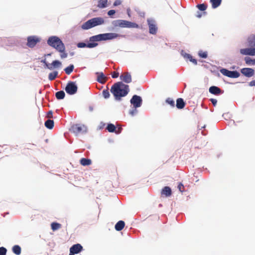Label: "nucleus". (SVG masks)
<instances>
[{"label": "nucleus", "instance_id": "51", "mask_svg": "<svg viewBox=\"0 0 255 255\" xmlns=\"http://www.w3.org/2000/svg\"><path fill=\"white\" fill-rule=\"evenodd\" d=\"M69 255H74L69 254Z\"/></svg>", "mask_w": 255, "mask_h": 255}, {"label": "nucleus", "instance_id": "24", "mask_svg": "<svg viewBox=\"0 0 255 255\" xmlns=\"http://www.w3.org/2000/svg\"><path fill=\"white\" fill-rule=\"evenodd\" d=\"M54 121L52 120H47L44 124L45 126L48 129H52L54 127Z\"/></svg>", "mask_w": 255, "mask_h": 255}, {"label": "nucleus", "instance_id": "41", "mask_svg": "<svg viewBox=\"0 0 255 255\" xmlns=\"http://www.w3.org/2000/svg\"><path fill=\"white\" fill-rule=\"evenodd\" d=\"M119 73L116 71H114L112 74V77L113 78H117L119 77Z\"/></svg>", "mask_w": 255, "mask_h": 255}, {"label": "nucleus", "instance_id": "25", "mask_svg": "<svg viewBox=\"0 0 255 255\" xmlns=\"http://www.w3.org/2000/svg\"><path fill=\"white\" fill-rule=\"evenodd\" d=\"M108 0H99L98 6L101 8H105L107 6Z\"/></svg>", "mask_w": 255, "mask_h": 255}, {"label": "nucleus", "instance_id": "14", "mask_svg": "<svg viewBox=\"0 0 255 255\" xmlns=\"http://www.w3.org/2000/svg\"><path fill=\"white\" fill-rule=\"evenodd\" d=\"M121 80L126 83H130L131 82V76L128 72H124L120 76Z\"/></svg>", "mask_w": 255, "mask_h": 255}, {"label": "nucleus", "instance_id": "20", "mask_svg": "<svg viewBox=\"0 0 255 255\" xmlns=\"http://www.w3.org/2000/svg\"><path fill=\"white\" fill-rule=\"evenodd\" d=\"M125 226V223L123 221H119L115 225V229L118 231L122 230Z\"/></svg>", "mask_w": 255, "mask_h": 255}, {"label": "nucleus", "instance_id": "42", "mask_svg": "<svg viewBox=\"0 0 255 255\" xmlns=\"http://www.w3.org/2000/svg\"><path fill=\"white\" fill-rule=\"evenodd\" d=\"M250 55L251 56H255V48H250Z\"/></svg>", "mask_w": 255, "mask_h": 255}, {"label": "nucleus", "instance_id": "15", "mask_svg": "<svg viewBox=\"0 0 255 255\" xmlns=\"http://www.w3.org/2000/svg\"><path fill=\"white\" fill-rule=\"evenodd\" d=\"M172 191L171 188L168 186L164 187L161 191V194L165 197H169L171 195Z\"/></svg>", "mask_w": 255, "mask_h": 255}, {"label": "nucleus", "instance_id": "12", "mask_svg": "<svg viewBox=\"0 0 255 255\" xmlns=\"http://www.w3.org/2000/svg\"><path fill=\"white\" fill-rule=\"evenodd\" d=\"M121 27L128 28H137L138 25L137 24L128 21L121 20Z\"/></svg>", "mask_w": 255, "mask_h": 255}, {"label": "nucleus", "instance_id": "40", "mask_svg": "<svg viewBox=\"0 0 255 255\" xmlns=\"http://www.w3.org/2000/svg\"><path fill=\"white\" fill-rule=\"evenodd\" d=\"M178 188L180 192H183L184 191V186L181 183H179L178 185Z\"/></svg>", "mask_w": 255, "mask_h": 255}, {"label": "nucleus", "instance_id": "16", "mask_svg": "<svg viewBox=\"0 0 255 255\" xmlns=\"http://www.w3.org/2000/svg\"><path fill=\"white\" fill-rule=\"evenodd\" d=\"M209 92L214 95H219L222 93L221 90L216 86H211L209 88Z\"/></svg>", "mask_w": 255, "mask_h": 255}, {"label": "nucleus", "instance_id": "49", "mask_svg": "<svg viewBox=\"0 0 255 255\" xmlns=\"http://www.w3.org/2000/svg\"><path fill=\"white\" fill-rule=\"evenodd\" d=\"M52 112H51V111L49 112V113H48V114H49V115H52Z\"/></svg>", "mask_w": 255, "mask_h": 255}, {"label": "nucleus", "instance_id": "29", "mask_svg": "<svg viewBox=\"0 0 255 255\" xmlns=\"http://www.w3.org/2000/svg\"><path fill=\"white\" fill-rule=\"evenodd\" d=\"M57 75H58L57 71H54V72H51L49 74L48 79L49 80L52 81V80H54L57 77Z\"/></svg>", "mask_w": 255, "mask_h": 255}, {"label": "nucleus", "instance_id": "35", "mask_svg": "<svg viewBox=\"0 0 255 255\" xmlns=\"http://www.w3.org/2000/svg\"><path fill=\"white\" fill-rule=\"evenodd\" d=\"M198 55L201 58H206L208 56L207 52L200 50L198 52Z\"/></svg>", "mask_w": 255, "mask_h": 255}, {"label": "nucleus", "instance_id": "37", "mask_svg": "<svg viewBox=\"0 0 255 255\" xmlns=\"http://www.w3.org/2000/svg\"><path fill=\"white\" fill-rule=\"evenodd\" d=\"M102 94H103V97L105 99H107V98H109L110 95L109 90L108 89H106V90H104L102 92Z\"/></svg>", "mask_w": 255, "mask_h": 255}, {"label": "nucleus", "instance_id": "13", "mask_svg": "<svg viewBox=\"0 0 255 255\" xmlns=\"http://www.w3.org/2000/svg\"><path fill=\"white\" fill-rule=\"evenodd\" d=\"M241 72L247 77H251L255 74V71L252 68H244L241 70Z\"/></svg>", "mask_w": 255, "mask_h": 255}, {"label": "nucleus", "instance_id": "27", "mask_svg": "<svg viewBox=\"0 0 255 255\" xmlns=\"http://www.w3.org/2000/svg\"><path fill=\"white\" fill-rule=\"evenodd\" d=\"M12 252L16 255L21 254V248L18 245H15L12 247Z\"/></svg>", "mask_w": 255, "mask_h": 255}, {"label": "nucleus", "instance_id": "34", "mask_svg": "<svg viewBox=\"0 0 255 255\" xmlns=\"http://www.w3.org/2000/svg\"><path fill=\"white\" fill-rule=\"evenodd\" d=\"M197 7L200 10L205 11L207 8V5L206 4L202 3L198 4Z\"/></svg>", "mask_w": 255, "mask_h": 255}, {"label": "nucleus", "instance_id": "10", "mask_svg": "<svg viewBox=\"0 0 255 255\" xmlns=\"http://www.w3.org/2000/svg\"><path fill=\"white\" fill-rule=\"evenodd\" d=\"M40 41V39L35 36H30L27 37V45L30 48L34 47Z\"/></svg>", "mask_w": 255, "mask_h": 255}, {"label": "nucleus", "instance_id": "39", "mask_svg": "<svg viewBox=\"0 0 255 255\" xmlns=\"http://www.w3.org/2000/svg\"><path fill=\"white\" fill-rule=\"evenodd\" d=\"M6 253V249L4 247L0 248V255H5Z\"/></svg>", "mask_w": 255, "mask_h": 255}, {"label": "nucleus", "instance_id": "30", "mask_svg": "<svg viewBox=\"0 0 255 255\" xmlns=\"http://www.w3.org/2000/svg\"><path fill=\"white\" fill-rule=\"evenodd\" d=\"M74 68V67L73 65H70L67 67H66L64 69V71L67 75H70L73 72Z\"/></svg>", "mask_w": 255, "mask_h": 255}, {"label": "nucleus", "instance_id": "47", "mask_svg": "<svg viewBox=\"0 0 255 255\" xmlns=\"http://www.w3.org/2000/svg\"><path fill=\"white\" fill-rule=\"evenodd\" d=\"M122 129V128H118V129L117 130L116 129V130L115 131L117 133H119L121 132Z\"/></svg>", "mask_w": 255, "mask_h": 255}, {"label": "nucleus", "instance_id": "4", "mask_svg": "<svg viewBox=\"0 0 255 255\" xmlns=\"http://www.w3.org/2000/svg\"><path fill=\"white\" fill-rule=\"evenodd\" d=\"M104 23V20L102 17H97L90 19L84 23L82 25L83 29H89L97 25Z\"/></svg>", "mask_w": 255, "mask_h": 255}, {"label": "nucleus", "instance_id": "22", "mask_svg": "<svg viewBox=\"0 0 255 255\" xmlns=\"http://www.w3.org/2000/svg\"><path fill=\"white\" fill-rule=\"evenodd\" d=\"M80 163L83 166H88L91 164L92 161L90 159L82 158L80 159Z\"/></svg>", "mask_w": 255, "mask_h": 255}, {"label": "nucleus", "instance_id": "18", "mask_svg": "<svg viewBox=\"0 0 255 255\" xmlns=\"http://www.w3.org/2000/svg\"><path fill=\"white\" fill-rule=\"evenodd\" d=\"M148 25L149 33L152 34H155L157 31V27L156 25L153 22L150 21H148Z\"/></svg>", "mask_w": 255, "mask_h": 255}, {"label": "nucleus", "instance_id": "36", "mask_svg": "<svg viewBox=\"0 0 255 255\" xmlns=\"http://www.w3.org/2000/svg\"><path fill=\"white\" fill-rule=\"evenodd\" d=\"M166 102L168 104L170 105L172 107H174L175 106L174 101L172 98H168L166 100Z\"/></svg>", "mask_w": 255, "mask_h": 255}, {"label": "nucleus", "instance_id": "23", "mask_svg": "<svg viewBox=\"0 0 255 255\" xmlns=\"http://www.w3.org/2000/svg\"><path fill=\"white\" fill-rule=\"evenodd\" d=\"M182 55L183 56V57L185 58L189 59L191 62H192L195 65L197 64V60L193 58L192 56L190 54L185 53L184 54H182Z\"/></svg>", "mask_w": 255, "mask_h": 255}, {"label": "nucleus", "instance_id": "32", "mask_svg": "<svg viewBox=\"0 0 255 255\" xmlns=\"http://www.w3.org/2000/svg\"><path fill=\"white\" fill-rule=\"evenodd\" d=\"M250 48H244L240 49V53L243 55H250Z\"/></svg>", "mask_w": 255, "mask_h": 255}, {"label": "nucleus", "instance_id": "17", "mask_svg": "<svg viewBox=\"0 0 255 255\" xmlns=\"http://www.w3.org/2000/svg\"><path fill=\"white\" fill-rule=\"evenodd\" d=\"M185 103L182 98H178L176 100V107L179 109H182L184 108Z\"/></svg>", "mask_w": 255, "mask_h": 255}, {"label": "nucleus", "instance_id": "43", "mask_svg": "<svg viewBox=\"0 0 255 255\" xmlns=\"http://www.w3.org/2000/svg\"><path fill=\"white\" fill-rule=\"evenodd\" d=\"M210 101L212 102L213 105L215 106L217 103V100L215 99H211Z\"/></svg>", "mask_w": 255, "mask_h": 255}, {"label": "nucleus", "instance_id": "31", "mask_svg": "<svg viewBox=\"0 0 255 255\" xmlns=\"http://www.w3.org/2000/svg\"><path fill=\"white\" fill-rule=\"evenodd\" d=\"M245 61L246 62V63L248 65L255 64V59L252 60L250 57H246L245 58Z\"/></svg>", "mask_w": 255, "mask_h": 255}, {"label": "nucleus", "instance_id": "9", "mask_svg": "<svg viewBox=\"0 0 255 255\" xmlns=\"http://www.w3.org/2000/svg\"><path fill=\"white\" fill-rule=\"evenodd\" d=\"M130 103L135 108L140 107L142 104V99L139 96L133 95L130 99Z\"/></svg>", "mask_w": 255, "mask_h": 255}, {"label": "nucleus", "instance_id": "21", "mask_svg": "<svg viewBox=\"0 0 255 255\" xmlns=\"http://www.w3.org/2000/svg\"><path fill=\"white\" fill-rule=\"evenodd\" d=\"M222 0H210L213 8H216L221 4Z\"/></svg>", "mask_w": 255, "mask_h": 255}, {"label": "nucleus", "instance_id": "7", "mask_svg": "<svg viewBox=\"0 0 255 255\" xmlns=\"http://www.w3.org/2000/svg\"><path fill=\"white\" fill-rule=\"evenodd\" d=\"M220 72L223 75L232 78H238L240 75L239 72L237 71H231L224 68L222 69Z\"/></svg>", "mask_w": 255, "mask_h": 255}, {"label": "nucleus", "instance_id": "1", "mask_svg": "<svg viewBox=\"0 0 255 255\" xmlns=\"http://www.w3.org/2000/svg\"><path fill=\"white\" fill-rule=\"evenodd\" d=\"M122 37V35L116 33H106L100 34L90 37V43L86 44L84 42H79L77 44L78 48L88 47L92 48L96 47L98 44L96 42L100 41H106L116 39Z\"/></svg>", "mask_w": 255, "mask_h": 255}, {"label": "nucleus", "instance_id": "26", "mask_svg": "<svg viewBox=\"0 0 255 255\" xmlns=\"http://www.w3.org/2000/svg\"><path fill=\"white\" fill-rule=\"evenodd\" d=\"M65 96V93L63 91H58L55 94V96L58 100H62L64 99Z\"/></svg>", "mask_w": 255, "mask_h": 255}, {"label": "nucleus", "instance_id": "46", "mask_svg": "<svg viewBox=\"0 0 255 255\" xmlns=\"http://www.w3.org/2000/svg\"><path fill=\"white\" fill-rule=\"evenodd\" d=\"M250 86H255V80L251 81L249 84Z\"/></svg>", "mask_w": 255, "mask_h": 255}, {"label": "nucleus", "instance_id": "28", "mask_svg": "<svg viewBox=\"0 0 255 255\" xmlns=\"http://www.w3.org/2000/svg\"><path fill=\"white\" fill-rule=\"evenodd\" d=\"M52 230L54 231L61 228V225L59 223L53 222L51 224Z\"/></svg>", "mask_w": 255, "mask_h": 255}, {"label": "nucleus", "instance_id": "5", "mask_svg": "<svg viewBox=\"0 0 255 255\" xmlns=\"http://www.w3.org/2000/svg\"><path fill=\"white\" fill-rule=\"evenodd\" d=\"M70 130L76 135L83 134L87 132V128L84 125L77 124L71 126Z\"/></svg>", "mask_w": 255, "mask_h": 255}, {"label": "nucleus", "instance_id": "2", "mask_svg": "<svg viewBox=\"0 0 255 255\" xmlns=\"http://www.w3.org/2000/svg\"><path fill=\"white\" fill-rule=\"evenodd\" d=\"M129 86L122 82L115 83L111 88V92L116 100H121V98L127 95L129 92Z\"/></svg>", "mask_w": 255, "mask_h": 255}, {"label": "nucleus", "instance_id": "33", "mask_svg": "<svg viewBox=\"0 0 255 255\" xmlns=\"http://www.w3.org/2000/svg\"><path fill=\"white\" fill-rule=\"evenodd\" d=\"M107 129L109 132H113L116 130V127L112 124H108Z\"/></svg>", "mask_w": 255, "mask_h": 255}, {"label": "nucleus", "instance_id": "48", "mask_svg": "<svg viewBox=\"0 0 255 255\" xmlns=\"http://www.w3.org/2000/svg\"><path fill=\"white\" fill-rule=\"evenodd\" d=\"M201 16H202L201 14H198V15H197V17L198 18H200Z\"/></svg>", "mask_w": 255, "mask_h": 255}, {"label": "nucleus", "instance_id": "3", "mask_svg": "<svg viewBox=\"0 0 255 255\" xmlns=\"http://www.w3.org/2000/svg\"><path fill=\"white\" fill-rule=\"evenodd\" d=\"M47 44L61 53L60 57L62 59L67 57L68 54L65 52V45L59 37L56 36L50 37L47 40Z\"/></svg>", "mask_w": 255, "mask_h": 255}, {"label": "nucleus", "instance_id": "44", "mask_svg": "<svg viewBox=\"0 0 255 255\" xmlns=\"http://www.w3.org/2000/svg\"><path fill=\"white\" fill-rule=\"evenodd\" d=\"M116 11L115 10H110L108 11V14L110 16H112L115 13Z\"/></svg>", "mask_w": 255, "mask_h": 255}, {"label": "nucleus", "instance_id": "50", "mask_svg": "<svg viewBox=\"0 0 255 255\" xmlns=\"http://www.w3.org/2000/svg\"><path fill=\"white\" fill-rule=\"evenodd\" d=\"M206 13V12H205V11H204V12H203V14H205Z\"/></svg>", "mask_w": 255, "mask_h": 255}, {"label": "nucleus", "instance_id": "6", "mask_svg": "<svg viewBox=\"0 0 255 255\" xmlns=\"http://www.w3.org/2000/svg\"><path fill=\"white\" fill-rule=\"evenodd\" d=\"M66 93L69 95L75 94L78 90V87L74 82H69L65 89Z\"/></svg>", "mask_w": 255, "mask_h": 255}, {"label": "nucleus", "instance_id": "19", "mask_svg": "<svg viewBox=\"0 0 255 255\" xmlns=\"http://www.w3.org/2000/svg\"><path fill=\"white\" fill-rule=\"evenodd\" d=\"M97 74L99 75L97 81L101 84H104L106 82L107 78L105 76L103 73H97Z\"/></svg>", "mask_w": 255, "mask_h": 255}, {"label": "nucleus", "instance_id": "38", "mask_svg": "<svg viewBox=\"0 0 255 255\" xmlns=\"http://www.w3.org/2000/svg\"><path fill=\"white\" fill-rule=\"evenodd\" d=\"M121 19L116 20L113 21V24L115 26L121 27Z\"/></svg>", "mask_w": 255, "mask_h": 255}, {"label": "nucleus", "instance_id": "45", "mask_svg": "<svg viewBox=\"0 0 255 255\" xmlns=\"http://www.w3.org/2000/svg\"><path fill=\"white\" fill-rule=\"evenodd\" d=\"M121 4V1L120 0H116L114 3V5L117 6V5H120Z\"/></svg>", "mask_w": 255, "mask_h": 255}, {"label": "nucleus", "instance_id": "11", "mask_svg": "<svg viewBox=\"0 0 255 255\" xmlns=\"http://www.w3.org/2000/svg\"><path fill=\"white\" fill-rule=\"evenodd\" d=\"M83 250V247L79 244L73 245L70 249V254L72 255L77 254Z\"/></svg>", "mask_w": 255, "mask_h": 255}, {"label": "nucleus", "instance_id": "8", "mask_svg": "<svg viewBox=\"0 0 255 255\" xmlns=\"http://www.w3.org/2000/svg\"><path fill=\"white\" fill-rule=\"evenodd\" d=\"M44 64L45 67L49 70H52L54 68H59L61 66V63L58 60H54L52 63H48L46 62V60L44 59L42 61Z\"/></svg>", "mask_w": 255, "mask_h": 255}]
</instances>
